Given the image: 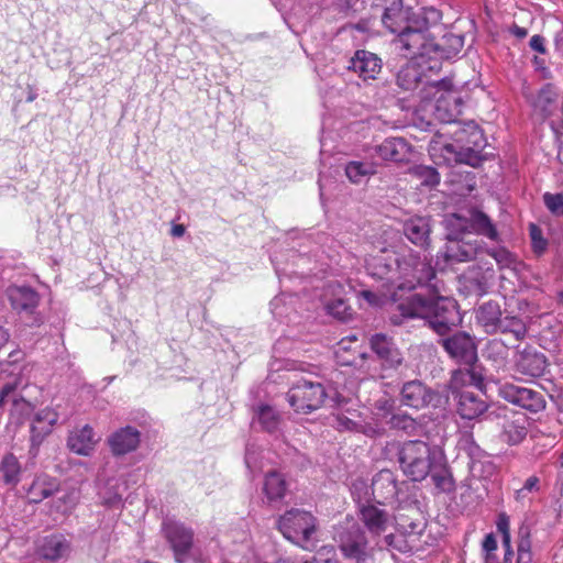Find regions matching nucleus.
<instances>
[{
	"mask_svg": "<svg viewBox=\"0 0 563 563\" xmlns=\"http://www.w3.org/2000/svg\"><path fill=\"white\" fill-rule=\"evenodd\" d=\"M442 62L438 56H427L426 53L411 56L397 73L396 84L405 92H415L421 101L437 97L438 92L454 90L453 77L439 78Z\"/></svg>",
	"mask_w": 563,
	"mask_h": 563,
	"instance_id": "f257e3e1",
	"label": "nucleus"
},
{
	"mask_svg": "<svg viewBox=\"0 0 563 563\" xmlns=\"http://www.w3.org/2000/svg\"><path fill=\"white\" fill-rule=\"evenodd\" d=\"M398 461L404 474L413 482H421L428 475L442 492L452 489L453 477L439 452L420 440L406 441L398 452Z\"/></svg>",
	"mask_w": 563,
	"mask_h": 563,
	"instance_id": "f03ea898",
	"label": "nucleus"
},
{
	"mask_svg": "<svg viewBox=\"0 0 563 563\" xmlns=\"http://www.w3.org/2000/svg\"><path fill=\"white\" fill-rule=\"evenodd\" d=\"M477 347L475 341L466 333L460 332V418L476 420L486 410L487 405L478 394L470 391L466 387H475L479 393L484 390V376L482 366L477 363Z\"/></svg>",
	"mask_w": 563,
	"mask_h": 563,
	"instance_id": "7ed1b4c3",
	"label": "nucleus"
},
{
	"mask_svg": "<svg viewBox=\"0 0 563 563\" xmlns=\"http://www.w3.org/2000/svg\"><path fill=\"white\" fill-rule=\"evenodd\" d=\"M441 20V13L434 8L423 9L421 14H417L411 20V24L398 34V43L401 51L407 55L417 56L426 53L427 56H438L442 62L443 57H449L444 48L433 43L429 30Z\"/></svg>",
	"mask_w": 563,
	"mask_h": 563,
	"instance_id": "20e7f679",
	"label": "nucleus"
},
{
	"mask_svg": "<svg viewBox=\"0 0 563 563\" xmlns=\"http://www.w3.org/2000/svg\"><path fill=\"white\" fill-rule=\"evenodd\" d=\"M445 299L442 297L427 298L422 294H415L405 301L397 305V310L405 318H421L429 321L430 325L440 335H445L450 331V318Z\"/></svg>",
	"mask_w": 563,
	"mask_h": 563,
	"instance_id": "39448f33",
	"label": "nucleus"
},
{
	"mask_svg": "<svg viewBox=\"0 0 563 563\" xmlns=\"http://www.w3.org/2000/svg\"><path fill=\"white\" fill-rule=\"evenodd\" d=\"M277 528L287 540L306 550L316 547L313 536L318 529V520L310 511L291 508L278 518Z\"/></svg>",
	"mask_w": 563,
	"mask_h": 563,
	"instance_id": "423d86ee",
	"label": "nucleus"
},
{
	"mask_svg": "<svg viewBox=\"0 0 563 563\" xmlns=\"http://www.w3.org/2000/svg\"><path fill=\"white\" fill-rule=\"evenodd\" d=\"M487 145L483 130L474 120L460 119V164L477 167L486 161L484 153Z\"/></svg>",
	"mask_w": 563,
	"mask_h": 563,
	"instance_id": "0eeeda50",
	"label": "nucleus"
},
{
	"mask_svg": "<svg viewBox=\"0 0 563 563\" xmlns=\"http://www.w3.org/2000/svg\"><path fill=\"white\" fill-rule=\"evenodd\" d=\"M162 534L173 551L176 563H188L192 558L195 532L179 520L166 518L162 522Z\"/></svg>",
	"mask_w": 563,
	"mask_h": 563,
	"instance_id": "6e6552de",
	"label": "nucleus"
},
{
	"mask_svg": "<svg viewBox=\"0 0 563 563\" xmlns=\"http://www.w3.org/2000/svg\"><path fill=\"white\" fill-rule=\"evenodd\" d=\"M327 398L321 383L301 379L291 386L287 393L289 405L297 412L308 413L319 409Z\"/></svg>",
	"mask_w": 563,
	"mask_h": 563,
	"instance_id": "1a4fd4ad",
	"label": "nucleus"
},
{
	"mask_svg": "<svg viewBox=\"0 0 563 563\" xmlns=\"http://www.w3.org/2000/svg\"><path fill=\"white\" fill-rule=\"evenodd\" d=\"M498 395L505 401L532 413L544 410L547 406L545 399L540 391L512 383L500 384L498 387Z\"/></svg>",
	"mask_w": 563,
	"mask_h": 563,
	"instance_id": "9d476101",
	"label": "nucleus"
},
{
	"mask_svg": "<svg viewBox=\"0 0 563 563\" xmlns=\"http://www.w3.org/2000/svg\"><path fill=\"white\" fill-rule=\"evenodd\" d=\"M473 233L492 241L499 238L498 230L492 219L476 207L463 208L460 213V233Z\"/></svg>",
	"mask_w": 563,
	"mask_h": 563,
	"instance_id": "9b49d317",
	"label": "nucleus"
},
{
	"mask_svg": "<svg viewBox=\"0 0 563 563\" xmlns=\"http://www.w3.org/2000/svg\"><path fill=\"white\" fill-rule=\"evenodd\" d=\"M339 549L346 560L354 563H372L373 552L368 547V540L361 529L349 531L341 536Z\"/></svg>",
	"mask_w": 563,
	"mask_h": 563,
	"instance_id": "f8f14e48",
	"label": "nucleus"
},
{
	"mask_svg": "<svg viewBox=\"0 0 563 563\" xmlns=\"http://www.w3.org/2000/svg\"><path fill=\"white\" fill-rule=\"evenodd\" d=\"M398 267L405 276L411 277L408 280V288L412 289L416 285L428 284L435 277V271L431 263L421 258L418 253L410 252L400 261H397Z\"/></svg>",
	"mask_w": 563,
	"mask_h": 563,
	"instance_id": "ddd939ff",
	"label": "nucleus"
},
{
	"mask_svg": "<svg viewBox=\"0 0 563 563\" xmlns=\"http://www.w3.org/2000/svg\"><path fill=\"white\" fill-rule=\"evenodd\" d=\"M360 347L361 345L355 335L341 339L335 350L336 363L341 366L358 367L363 373L374 376L371 373V367L366 365L368 355L362 352Z\"/></svg>",
	"mask_w": 563,
	"mask_h": 563,
	"instance_id": "4468645a",
	"label": "nucleus"
},
{
	"mask_svg": "<svg viewBox=\"0 0 563 563\" xmlns=\"http://www.w3.org/2000/svg\"><path fill=\"white\" fill-rule=\"evenodd\" d=\"M463 443V449L467 452L470 457L468 471L474 479H481L490 476L494 473L495 466L483 454L479 448L474 443L472 433L468 430H460V444Z\"/></svg>",
	"mask_w": 563,
	"mask_h": 563,
	"instance_id": "2eb2a0df",
	"label": "nucleus"
},
{
	"mask_svg": "<svg viewBox=\"0 0 563 563\" xmlns=\"http://www.w3.org/2000/svg\"><path fill=\"white\" fill-rule=\"evenodd\" d=\"M371 349L382 361L385 368L397 369L404 362V356L393 340L377 333L371 339Z\"/></svg>",
	"mask_w": 563,
	"mask_h": 563,
	"instance_id": "dca6fc26",
	"label": "nucleus"
},
{
	"mask_svg": "<svg viewBox=\"0 0 563 563\" xmlns=\"http://www.w3.org/2000/svg\"><path fill=\"white\" fill-rule=\"evenodd\" d=\"M547 358L542 353L532 349H525L516 355V373L528 378H537L544 374L547 368Z\"/></svg>",
	"mask_w": 563,
	"mask_h": 563,
	"instance_id": "f3484780",
	"label": "nucleus"
},
{
	"mask_svg": "<svg viewBox=\"0 0 563 563\" xmlns=\"http://www.w3.org/2000/svg\"><path fill=\"white\" fill-rule=\"evenodd\" d=\"M141 442V433L137 429L126 426L113 432L108 439L113 455L121 456L135 451Z\"/></svg>",
	"mask_w": 563,
	"mask_h": 563,
	"instance_id": "a211bd4d",
	"label": "nucleus"
},
{
	"mask_svg": "<svg viewBox=\"0 0 563 563\" xmlns=\"http://www.w3.org/2000/svg\"><path fill=\"white\" fill-rule=\"evenodd\" d=\"M69 550V541L60 533L45 536L38 540L36 545L37 555L48 561H56L66 556Z\"/></svg>",
	"mask_w": 563,
	"mask_h": 563,
	"instance_id": "6ab92c4d",
	"label": "nucleus"
},
{
	"mask_svg": "<svg viewBox=\"0 0 563 563\" xmlns=\"http://www.w3.org/2000/svg\"><path fill=\"white\" fill-rule=\"evenodd\" d=\"M372 493L378 504H386L398 495L396 475L389 470L379 471L372 481Z\"/></svg>",
	"mask_w": 563,
	"mask_h": 563,
	"instance_id": "aec40b11",
	"label": "nucleus"
},
{
	"mask_svg": "<svg viewBox=\"0 0 563 563\" xmlns=\"http://www.w3.org/2000/svg\"><path fill=\"white\" fill-rule=\"evenodd\" d=\"M415 15L410 14V10L404 8L402 1L395 4H386L382 16L384 26L394 34H399L411 24Z\"/></svg>",
	"mask_w": 563,
	"mask_h": 563,
	"instance_id": "412c9836",
	"label": "nucleus"
},
{
	"mask_svg": "<svg viewBox=\"0 0 563 563\" xmlns=\"http://www.w3.org/2000/svg\"><path fill=\"white\" fill-rule=\"evenodd\" d=\"M402 231L405 236L415 245L428 249L430 245L431 225L426 217H412L405 221Z\"/></svg>",
	"mask_w": 563,
	"mask_h": 563,
	"instance_id": "4be33fe9",
	"label": "nucleus"
},
{
	"mask_svg": "<svg viewBox=\"0 0 563 563\" xmlns=\"http://www.w3.org/2000/svg\"><path fill=\"white\" fill-rule=\"evenodd\" d=\"M58 420V413L52 408H43L37 411L31 423V441L38 445L48 435Z\"/></svg>",
	"mask_w": 563,
	"mask_h": 563,
	"instance_id": "5701e85b",
	"label": "nucleus"
},
{
	"mask_svg": "<svg viewBox=\"0 0 563 563\" xmlns=\"http://www.w3.org/2000/svg\"><path fill=\"white\" fill-rule=\"evenodd\" d=\"M350 68L364 80L374 79L382 69V60L374 53L357 51L351 59Z\"/></svg>",
	"mask_w": 563,
	"mask_h": 563,
	"instance_id": "b1692460",
	"label": "nucleus"
},
{
	"mask_svg": "<svg viewBox=\"0 0 563 563\" xmlns=\"http://www.w3.org/2000/svg\"><path fill=\"white\" fill-rule=\"evenodd\" d=\"M377 154L384 161L405 162L410 156V145L402 137H389L377 146Z\"/></svg>",
	"mask_w": 563,
	"mask_h": 563,
	"instance_id": "393cba45",
	"label": "nucleus"
},
{
	"mask_svg": "<svg viewBox=\"0 0 563 563\" xmlns=\"http://www.w3.org/2000/svg\"><path fill=\"white\" fill-rule=\"evenodd\" d=\"M96 444L93 429L89 424L75 429L67 439L68 449L78 455H89Z\"/></svg>",
	"mask_w": 563,
	"mask_h": 563,
	"instance_id": "a878e982",
	"label": "nucleus"
},
{
	"mask_svg": "<svg viewBox=\"0 0 563 563\" xmlns=\"http://www.w3.org/2000/svg\"><path fill=\"white\" fill-rule=\"evenodd\" d=\"M401 402L416 409L423 408L430 401L427 387L419 380H410L401 388Z\"/></svg>",
	"mask_w": 563,
	"mask_h": 563,
	"instance_id": "bb28decb",
	"label": "nucleus"
},
{
	"mask_svg": "<svg viewBox=\"0 0 563 563\" xmlns=\"http://www.w3.org/2000/svg\"><path fill=\"white\" fill-rule=\"evenodd\" d=\"M361 520L373 534H380L387 528L388 514L374 505L361 509Z\"/></svg>",
	"mask_w": 563,
	"mask_h": 563,
	"instance_id": "cd10ccee",
	"label": "nucleus"
},
{
	"mask_svg": "<svg viewBox=\"0 0 563 563\" xmlns=\"http://www.w3.org/2000/svg\"><path fill=\"white\" fill-rule=\"evenodd\" d=\"M9 300L16 311H32L38 305L37 292L30 287L10 288Z\"/></svg>",
	"mask_w": 563,
	"mask_h": 563,
	"instance_id": "c85d7f7f",
	"label": "nucleus"
},
{
	"mask_svg": "<svg viewBox=\"0 0 563 563\" xmlns=\"http://www.w3.org/2000/svg\"><path fill=\"white\" fill-rule=\"evenodd\" d=\"M530 104L532 106L536 113H538L542 120L549 118L553 113L554 102L556 99V92L554 91L551 85L543 86L538 95L532 97H527Z\"/></svg>",
	"mask_w": 563,
	"mask_h": 563,
	"instance_id": "c756f323",
	"label": "nucleus"
},
{
	"mask_svg": "<svg viewBox=\"0 0 563 563\" xmlns=\"http://www.w3.org/2000/svg\"><path fill=\"white\" fill-rule=\"evenodd\" d=\"M58 489L59 483L56 478L41 475L33 481L27 494L31 501L37 504L52 496Z\"/></svg>",
	"mask_w": 563,
	"mask_h": 563,
	"instance_id": "7c9ffc66",
	"label": "nucleus"
},
{
	"mask_svg": "<svg viewBox=\"0 0 563 563\" xmlns=\"http://www.w3.org/2000/svg\"><path fill=\"white\" fill-rule=\"evenodd\" d=\"M477 321L485 328L486 332H496L501 320V309L498 302L489 300L484 302L476 310Z\"/></svg>",
	"mask_w": 563,
	"mask_h": 563,
	"instance_id": "2f4dec72",
	"label": "nucleus"
},
{
	"mask_svg": "<svg viewBox=\"0 0 563 563\" xmlns=\"http://www.w3.org/2000/svg\"><path fill=\"white\" fill-rule=\"evenodd\" d=\"M263 490L271 501L283 499L287 492V483L283 474L277 471L268 472L265 476Z\"/></svg>",
	"mask_w": 563,
	"mask_h": 563,
	"instance_id": "473e14b6",
	"label": "nucleus"
},
{
	"mask_svg": "<svg viewBox=\"0 0 563 563\" xmlns=\"http://www.w3.org/2000/svg\"><path fill=\"white\" fill-rule=\"evenodd\" d=\"M431 156L438 166L454 167L457 164V150L454 144L435 141Z\"/></svg>",
	"mask_w": 563,
	"mask_h": 563,
	"instance_id": "72a5a7b5",
	"label": "nucleus"
},
{
	"mask_svg": "<svg viewBox=\"0 0 563 563\" xmlns=\"http://www.w3.org/2000/svg\"><path fill=\"white\" fill-rule=\"evenodd\" d=\"M0 473L5 484L16 485L19 483L21 464L12 453H8L2 457Z\"/></svg>",
	"mask_w": 563,
	"mask_h": 563,
	"instance_id": "f704fd0d",
	"label": "nucleus"
},
{
	"mask_svg": "<svg viewBox=\"0 0 563 563\" xmlns=\"http://www.w3.org/2000/svg\"><path fill=\"white\" fill-rule=\"evenodd\" d=\"M257 420L266 432H276L280 426V415L268 405H261L256 409Z\"/></svg>",
	"mask_w": 563,
	"mask_h": 563,
	"instance_id": "c9c22d12",
	"label": "nucleus"
},
{
	"mask_svg": "<svg viewBox=\"0 0 563 563\" xmlns=\"http://www.w3.org/2000/svg\"><path fill=\"white\" fill-rule=\"evenodd\" d=\"M452 92L453 90L450 93ZM445 93V91L437 93L434 115L442 123H452L455 122L456 119L457 98H453V104L449 107L444 97Z\"/></svg>",
	"mask_w": 563,
	"mask_h": 563,
	"instance_id": "e433bc0d",
	"label": "nucleus"
},
{
	"mask_svg": "<svg viewBox=\"0 0 563 563\" xmlns=\"http://www.w3.org/2000/svg\"><path fill=\"white\" fill-rule=\"evenodd\" d=\"M497 331L511 333L517 341L525 339L527 334L526 323L518 317H505L497 325Z\"/></svg>",
	"mask_w": 563,
	"mask_h": 563,
	"instance_id": "4c0bfd02",
	"label": "nucleus"
},
{
	"mask_svg": "<svg viewBox=\"0 0 563 563\" xmlns=\"http://www.w3.org/2000/svg\"><path fill=\"white\" fill-rule=\"evenodd\" d=\"M527 435V429L525 426L519 424L516 421H506L503 426L501 438L505 442L510 445L520 443Z\"/></svg>",
	"mask_w": 563,
	"mask_h": 563,
	"instance_id": "58836bf2",
	"label": "nucleus"
},
{
	"mask_svg": "<svg viewBox=\"0 0 563 563\" xmlns=\"http://www.w3.org/2000/svg\"><path fill=\"white\" fill-rule=\"evenodd\" d=\"M372 174L374 168L371 164L353 161L345 166V175L353 184H360L364 177Z\"/></svg>",
	"mask_w": 563,
	"mask_h": 563,
	"instance_id": "ea45409f",
	"label": "nucleus"
},
{
	"mask_svg": "<svg viewBox=\"0 0 563 563\" xmlns=\"http://www.w3.org/2000/svg\"><path fill=\"white\" fill-rule=\"evenodd\" d=\"M412 173L423 186L434 187L440 183V175L433 167L419 165L413 168Z\"/></svg>",
	"mask_w": 563,
	"mask_h": 563,
	"instance_id": "a19ab883",
	"label": "nucleus"
},
{
	"mask_svg": "<svg viewBox=\"0 0 563 563\" xmlns=\"http://www.w3.org/2000/svg\"><path fill=\"white\" fill-rule=\"evenodd\" d=\"M543 202L553 214L563 216V194L545 192Z\"/></svg>",
	"mask_w": 563,
	"mask_h": 563,
	"instance_id": "79ce46f5",
	"label": "nucleus"
},
{
	"mask_svg": "<svg viewBox=\"0 0 563 563\" xmlns=\"http://www.w3.org/2000/svg\"><path fill=\"white\" fill-rule=\"evenodd\" d=\"M496 527L498 532L501 533L503 545H508L510 542V521L509 517L505 512L498 515Z\"/></svg>",
	"mask_w": 563,
	"mask_h": 563,
	"instance_id": "37998d69",
	"label": "nucleus"
},
{
	"mask_svg": "<svg viewBox=\"0 0 563 563\" xmlns=\"http://www.w3.org/2000/svg\"><path fill=\"white\" fill-rule=\"evenodd\" d=\"M531 543L528 538H521L518 543V563H530Z\"/></svg>",
	"mask_w": 563,
	"mask_h": 563,
	"instance_id": "c03bdc74",
	"label": "nucleus"
},
{
	"mask_svg": "<svg viewBox=\"0 0 563 563\" xmlns=\"http://www.w3.org/2000/svg\"><path fill=\"white\" fill-rule=\"evenodd\" d=\"M530 235L536 252H543L547 247V241L541 236V230L536 225H530Z\"/></svg>",
	"mask_w": 563,
	"mask_h": 563,
	"instance_id": "a18cd8bd",
	"label": "nucleus"
},
{
	"mask_svg": "<svg viewBox=\"0 0 563 563\" xmlns=\"http://www.w3.org/2000/svg\"><path fill=\"white\" fill-rule=\"evenodd\" d=\"M327 308L331 314H333L340 319H344L346 316V311L349 310L347 305L342 299H336V300L328 303Z\"/></svg>",
	"mask_w": 563,
	"mask_h": 563,
	"instance_id": "49530a36",
	"label": "nucleus"
},
{
	"mask_svg": "<svg viewBox=\"0 0 563 563\" xmlns=\"http://www.w3.org/2000/svg\"><path fill=\"white\" fill-rule=\"evenodd\" d=\"M390 422L394 427L402 430H409L415 427V420L407 415H394Z\"/></svg>",
	"mask_w": 563,
	"mask_h": 563,
	"instance_id": "de8ad7c7",
	"label": "nucleus"
},
{
	"mask_svg": "<svg viewBox=\"0 0 563 563\" xmlns=\"http://www.w3.org/2000/svg\"><path fill=\"white\" fill-rule=\"evenodd\" d=\"M465 187V189L471 192L476 187L475 175L472 172H460V192Z\"/></svg>",
	"mask_w": 563,
	"mask_h": 563,
	"instance_id": "09e8293b",
	"label": "nucleus"
},
{
	"mask_svg": "<svg viewBox=\"0 0 563 563\" xmlns=\"http://www.w3.org/2000/svg\"><path fill=\"white\" fill-rule=\"evenodd\" d=\"M529 45H530L531 49H533L540 54L547 53L545 40L543 36L539 35V34H536L530 38Z\"/></svg>",
	"mask_w": 563,
	"mask_h": 563,
	"instance_id": "8fccbe9b",
	"label": "nucleus"
},
{
	"mask_svg": "<svg viewBox=\"0 0 563 563\" xmlns=\"http://www.w3.org/2000/svg\"><path fill=\"white\" fill-rule=\"evenodd\" d=\"M442 345L452 357L457 356V338L455 335L442 340Z\"/></svg>",
	"mask_w": 563,
	"mask_h": 563,
	"instance_id": "3c124183",
	"label": "nucleus"
},
{
	"mask_svg": "<svg viewBox=\"0 0 563 563\" xmlns=\"http://www.w3.org/2000/svg\"><path fill=\"white\" fill-rule=\"evenodd\" d=\"M522 488L527 493L538 492L540 489V479H539V477H537L534 475L530 476L529 478L526 479Z\"/></svg>",
	"mask_w": 563,
	"mask_h": 563,
	"instance_id": "603ef678",
	"label": "nucleus"
},
{
	"mask_svg": "<svg viewBox=\"0 0 563 563\" xmlns=\"http://www.w3.org/2000/svg\"><path fill=\"white\" fill-rule=\"evenodd\" d=\"M497 549V541L493 533H489L485 537L483 541V550L487 553H490Z\"/></svg>",
	"mask_w": 563,
	"mask_h": 563,
	"instance_id": "864d4df0",
	"label": "nucleus"
},
{
	"mask_svg": "<svg viewBox=\"0 0 563 563\" xmlns=\"http://www.w3.org/2000/svg\"><path fill=\"white\" fill-rule=\"evenodd\" d=\"M510 32L514 36L518 38H525L528 35V31L526 27L516 24L510 29Z\"/></svg>",
	"mask_w": 563,
	"mask_h": 563,
	"instance_id": "5fc2aeb1",
	"label": "nucleus"
},
{
	"mask_svg": "<svg viewBox=\"0 0 563 563\" xmlns=\"http://www.w3.org/2000/svg\"><path fill=\"white\" fill-rule=\"evenodd\" d=\"M186 232V228L184 224H174L172 230H170V234L174 236V238H181Z\"/></svg>",
	"mask_w": 563,
	"mask_h": 563,
	"instance_id": "6e6d98bb",
	"label": "nucleus"
},
{
	"mask_svg": "<svg viewBox=\"0 0 563 563\" xmlns=\"http://www.w3.org/2000/svg\"><path fill=\"white\" fill-rule=\"evenodd\" d=\"M440 254L445 261H450L455 256L453 249H451L449 246H445V250L443 252H441Z\"/></svg>",
	"mask_w": 563,
	"mask_h": 563,
	"instance_id": "4d7b16f0",
	"label": "nucleus"
},
{
	"mask_svg": "<svg viewBox=\"0 0 563 563\" xmlns=\"http://www.w3.org/2000/svg\"><path fill=\"white\" fill-rule=\"evenodd\" d=\"M402 0H374V4L376 7H382V8H385L386 4H395V3H398V2H401Z\"/></svg>",
	"mask_w": 563,
	"mask_h": 563,
	"instance_id": "13d9d810",
	"label": "nucleus"
},
{
	"mask_svg": "<svg viewBox=\"0 0 563 563\" xmlns=\"http://www.w3.org/2000/svg\"><path fill=\"white\" fill-rule=\"evenodd\" d=\"M528 493L521 487L516 492V499L522 501L527 498Z\"/></svg>",
	"mask_w": 563,
	"mask_h": 563,
	"instance_id": "bf43d9fd",
	"label": "nucleus"
},
{
	"mask_svg": "<svg viewBox=\"0 0 563 563\" xmlns=\"http://www.w3.org/2000/svg\"><path fill=\"white\" fill-rule=\"evenodd\" d=\"M505 549H506V553H505V562H509L514 552L511 550V541L508 543V545H504Z\"/></svg>",
	"mask_w": 563,
	"mask_h": 563,
	"instance_id": "052dcab7",
	"label": "nucleus"
},
{
	"mask_svg": "<svg viewBox=\"0 0 563 563\" xmlns=\"http://www.w3.org/2000/svg\"><path fill=\"white\" fill-rule=\"evenodd\" d=\"M12 390L10 386H4L0 391V404L4 400L5 396Z\"/></svg>",
	"mask_w": 563,
	"mask_h": 563,
	"instance_id": "680f3d73",
	"label": "nucleus"
},
{
	"mask_svg": "<svg viewBox=\"0 0 563 563\" xmlns=\"http://www.w3.org/2000/svg\"><path fill=\"white\" fill-rule=\"evenodd\" d=\"M7 341H8V333L2 327H0V345L5 343Z\"/></svg>",
	"mask_w": 563,
	"mask_h": 563,
	"instance_id": "e2e57ef3",
	"label": "nucleus"
},
{
	"mask_svg": "<svg viewBox=\"0 0 563 563\" xmlns=\"http://www.w3.org/2000/svg\"><path fill=\"white\" fill-rule=\"evenodd\" d=\"M446 239H448L450 242H455V241H456V236H455V234H453V233L448 234V235H446Z\"/></svg>",
	"mask_w": 563,
	"mask_h": 563,
	"instance_id": "0e129e2a",
	"label": "nucleus"
},
{
	"mask_svg": "<svg viewBox=\"0 0 563 563\" xmlns=\"http://www.w3.org/2000/svg\"><path fill=\"white\" fill-rule=\"evenodd\" d=\"M466 257H467V254L466 253H463L460 251V257H459V261L460 262H463V261H466Z\"/></svg>",
	"mask_w": 563,
	"mask_h": 563,
	"instance_id": "69168bd1",
	"label": "nucleus"
},
{
	"mask_svg": "<svg viewBox=\"0 0 563 563\" xmlns=\"http://www.w3.org/2000/svg\"><path fill=\"white\" fill-rule=\"evenodd\" d=\"M558 464L561 468H563V452L559 456Z\"/></svg>",
	"mask_w": 563,
	"mask_h": 563,
	"instance_id": "338daca9",
	"label": "nucleus"
},
{
	"mask_svg": "<svg viewBox=\"0 0 563 563\" xmlns=\"http://www.w3.org/2000/svg\"><path fill=\"white\" fill-rule=\"evenodd\" d=\"M559 161L563 164V148H561L558 153Z\"/></svg>",
	"mask_w": 563,
	"mask_h": 563,
	"instance_id": "774afa93",
	"label": "nucleus"
}]
</instances>
